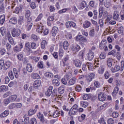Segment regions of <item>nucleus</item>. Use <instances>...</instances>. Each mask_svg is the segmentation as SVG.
Segmentation results:
<instances>
[{"label":"nucleus","instance_id":"f257e3e1","mask_svg":"<svg viewBox=\"0 0 124 124\" xmlns=\"http://www.w3.org/2000/svg\"><path fill=\"white\" fill-rule=\"evenodd\" d=\"M124 69V61L121 62V68L120 66L119 65H116L114 69L113 68H111V71L112 73H116L117 71H119V70H121V71H123Z\"/></svg>","mask_w":124,"mask_h":124},{"label":"nucleus","instance_id":"f03ea898","mask_svg":"<svg viewBox=\"0 0 124 124\" xmlns=\"http://www.w3.org/2000/svg\"><path fill=\"white\" fill-rule=\"evenodd\" d=\"M21 30L19 28H14L12 30V35L13 37H18L21 34Z\"/></svg>","mask_w":124,"mask_h":124},{"label":"nucleus","instance_id":"7ed1b4c3","mask_svg":"<svg viewBox=\"0 0 124 124\" xmlns=\"http://www.w3.org/2000/svg\"><path fill=\"white\" fill-rule=\"evenodd\" d=\"M44 30V26L42 23L40 22L37 25L36 32L39 34H42Z\"/></svg>","mask_w":124,"mask_h":124},{"label":"nucleus","instance_id":"20e7f679","mask_svg":"<svg viewBox=\"0 0 124 124\" xmlns=\"http://www.w3.org/2000/svg\"><path fill=\"white\" fill-rule=\"evenodd\" d=\"M75 40L79 42H87L86 38L82 35H78L75 37Z\"/></svg>","mask_w":124,"mask_h":124},{"label":"nucleus","instance_id":"39448f33","mask_svg":"<svg viewBox=\"0 0 124 124\" xmlns=\"http://www.w3.org/2000/svg\"><path fill=\"white\" fill-rule=\"evenodd\" d=\"M78 111V105H74V106L70 109L69 113L71 114V115H76Z\"/></svg>","mask_w":124,"mask_h":124},{"label":"nucleus","instance_id":"423d86ee","mask_svg":"<svg viewBox=\"0 0 124 124\" xmlns=\"http://www.w3.org/2000/svg\"><path fill=\"white\" fill-rule=\"evenodd\" d=\"M24 50L26 52H30L31 51V45L29 42L26 43L24 46Z\"/></svg>","mask_w":124,"mask_h":124},{"label":"nucleus","instance_id":"0eeeda50","mask_svg":"<svg viewBox=\"0 0 124 124\" xmlns=\"http://www.w3.org/2000/svg\"><path fill=\"white\" fill-rule=\"evenodd\" d=\"M53 87V86H49L48 89L46 90V91L45 93V94L46 95V96L50 97V95L52 93Z\"/></svg>","mask_w":124,"mask_h":124},{"label":"nucleus","instance_id":"6e6552de","mask_svg":"<svg viewBox=\"0 0 124 124\" xmlns=\"http://www.w3.org/2000/svg\"><path fill=\"white\" fill-rule=\"evenodd\" d=\"M70 79V77L69 75L65 76L62 79L61 82L63 85H66L67 83V81Z\"/></svg>","mask_w":124,"mask_h":124},{"label":"nucleus","instance_id":"1a4fd4ad","mask_svg":"<svg viewBox=\"0 0 124 124\" xmlns=\"http://www.w3.org/2000/svg\"><path fill=\"white\" fill-rule=\"evenodd\" d=\"M61 115V110L60 109L57 108L55 111H54L52 114V116L53 118H57L60 116Z\"/></svg>","mask_w":124,"mask_h":124},{"label":"nucleus","instance_id":"9d476101","mask_svg":"<svg viewBox=\"0 0 124 124\" xmlns=\"http://www.w3.org/2000/svg\"><path fill=\"white\" fill-rule=\"evenodd\" d=\"M23 47V43L21 42L18 43V46H16L15 48V51L16 52H19L22 50V48Z\"/></svg>","mask_w":124,"mask_h":124},{"label":"nucleus","instance_id":"9b49d317","mask_svg":"<svg viewBox=\"0 0 124 124\" xmlns=\"http://www.w3.org/2000/svg\"><path fill=\"white\" fill-rule=\"evenodd\" d=\"M94 57V53L92 51V50H90L89 52L88 53V59L89 61H92Z\"/></svg>","mask_w":124,"mask_h":124},{"label":"nucleus","instance_id":"f8f14e48","mask_svg":"<svg viewBox=\"0 0 124 124\" xmlns=\"http://www.w3.org/2000/svg\"><path fill=\"white\" fill-rule=\"evenodd\" d=\"M98 98L100 101H104L106 99V95L102 93H100L98 94Z\"/></svg>","mask_w":124,"mask_h":124},{"label":"nucleus","instance_id":"ddd939ff","mask_svg":"<svg viewBox=\"0 0 124 124\" xmlns=\"http://www.w3.org/2000/svg\"><path fill=\"white\" fill-rule=\"evenodd\" d=\"M58 28L56 27V26H54L51 31V34H52V36L55 37V35L58 33Z\"/></svg>","mask_w":124,"mask_h":124},{"label":"nucleus","instance_id":"4468645a","mask_svg":"<svg viewBox=\"0 0 124 124\" xmlns=\"http://www.w3.org/2000/svg\"><path fill=\"white\" fill-rule=\"evenodd\" d=\"M30 16H31V11H27L25 13V17L28 19L27 20L28 24H29L31 21V18H29Z\"/></svg>","mask_w":124,"mask_h":124},{"label":"nucleus","instance_id":"2eb2a0df","mask_svg":"<svg viewBox=\"0 0 124 124\" xmlns=\"http://www.w3.org/2000/svg\"><path fill=\"white\" fill-rule=\"evenodd\" d=\"M119 16H120V13L118 11H114L113 16V18L114 19L118 20L120 19Z\"/></svg>","mask_w":124,"mask_h":124},{"label":"nucleus","instance_id":"dca6fc26","mask_svg":"<svg viewBox=\"0 0 124 124\" xmlns=\"http://www.w3.org/2000/svg\"><path fill=\"white\" fill-rule=\"evenodd\" d=\"M37 118L40 119V122L42 123H44L45 122V119H44V116L43 114H42L41 112H39L37 114Z\"/></svg>","mask_w":124,"mask_h":124},{"label":"nucleus","instance_id":"f3484780","mask_svg":"<svg viewBox=\"0 0 124 124\" xmlns=\"http://www.w3.org/2000/svg\"><path fill=\"white\" fill-rule=\"evenodd\" d=\"M107 41L106 40H103L99 45V48L100 49H104V47L107 45Z\"/></svg>","mask_w":124,"mask_h":124},{"label":"nucleus","instance_id":"a211bd4d","mask_svg":"<svg viewBox=\"0 0 124 124\" xmlns=\"http://www.w3.org/2000/svg\"><path fill=\"white\" fill-rule=\"evenodd\" d=\"M51 83H52V85L56 86H59L60 83L58 79L56 78H53L51 80Z\"/></svg>","mask_w":124,"mask_h":124},{"label":"nucleus","instance_id":"6ab92c4d","mask_svg":"<svg viewBox=\"0 0 124 124\" xmlns=\"http://www.w3.org/2000/svg\"><path fill=\"white\" fill-rule=\"evenodd\" d=\"M41 85V80L40 79H37L34 81V87L37 88Z\"/></svg>","mask_w":124,"mask_h":124},{"label":"nucleus","instance_id":"aec40b11","mask_svg":"<svg viewBox=\"0 0 124 124\" xmlns=\"http://www.w3.org/2000/svg\"><path fill=\"white\" fill-rule=\"evenodd\" d=\"M17 95L16 94H14L9 96V99L10 101V102H14L17 99Z\"/></svg>","mask_w":124,"mask_h":124},{"label":"nucleus","instance_id":"412c9836","mask_svg":"<svg viewBox=\"0 0 124 124\" xmlns=\"http://www.w3.org/2000/svg\"><path fill=\"white\" fill-rule=\"evenodd\" d=\"M74 63L77 67H80L81 66L82 62L78 59L75 60L74 61Z\"/></svg>","mask_w":124,"mask_h":124},{"label":"nucleus","instance_id":"4be33fe9","mask_svg":"<svg viewBox=\"0 0 124 124\" xmlns=\"http://www.w3.org/2000/svg\"><path fill=\"white\" fill-rule=\"evenodd\" d=\"M91 25V23L89 22L88 20H85V21L83 24V27L84 29H87L89 28Z\"/></svg>","mask_w":124,"mask_h":124},{"label":"nucleus","instance_id":"5701e85b","mask_svg":"<svg viewBox=\"0 0 124 124\" xmlns=\"http://www.w3.org/2000/svg\"><path fill=\"white\" fill-rule=\"evenodd\" d=\"M77 81V78H73L70 79L68 82V85L69 86H71L74 85L76 83Z\"/></svg>","mask_w":124,"mask_h":124},{"label":"nucleus","instance_id":"b1692460","mask_svg":"<svg viewBox=\"0 0 124 124\" xmlns=\"http://www.w3.org/2000/svg\"><path fill=\"white\" fill-rule=\"evenodd\" d=\"M94 76H95V75L93 73L89 74V75L87 77V80H88L89 82L92 81V80L93 79Z\"/></svg>","mask_w":124,"mask_h":124},{"label":"nucleus","instance_id":"393cba45","mask_svg":"<svg viewBox=\"0 0 124 124\" xmlns=\"http://www.w3.org/2000/svg\"><path fill=\"white\" fill-rule=\"evenodd\" d=\"M26 69L29 73H31L33 71V67L30 63H28L26 66Z\"/></svg>","mask_w":124,"mask_h":124},{"label":"nucleus","instance_id":"a878e982","mask_svg":"<svg viewBox=\"0 0 124 124\" xmlns=\"http://www.w3.org/2000/svg\"><path fill=\"white\" fill-rule=\"evenodd\" d=\"M12 64V63H11V62H5V63L4 64V66H3L4 69L7 70L8 68H9L11 66Z\"/></svg>","mask_w":124,"mask_h":124},{"label":"nucleus","instance_id":"bb28decb","mask_svg":"<svg viewBox=\"0 0 124 124\" xmlns=\"http://www.w3.org/2000/svg\"><path fill=\"white\" fill-rule=\"evenodd\" d=\"M86 65L89 70H92L93 68L95 69L98 67V66H97V65L93 66V64H91L88 62L86 63Z\"/></svg>","mask_w":124,"mask_h":124},{"label":"nucleus","instance_id":"cd10ccee","mask_svg":"<svg viewBox=\"0 0 124 124\" xmlns=\"http://www.w3.org/2000/svg\"><path fill=\"white\" fill-rule=\"evenodd\" d=\"M13 72H14V74L15 78L17 79V78H18V77H19V74L20 71L17 70V69H16V68H14Z\"/></svg>","mask_w":124,"mask_h":124},{"label":"nucleus","instance_id":"c85d7f7f","mask_svg":"<svg viewBox=\"0 0 124 124\" xmlns=\"http://www.w3.org/2000/svg\"><path fill=\"white\" fill-rule=\"evenodd\" d=\"M22 7H21V6H18L15 9L14 13L16 14H18L19 12L22 11Z\"/></svg>","mask_w":124,"mask_h":124},{"label":"nucleus","instance_id":"c756f323","mask_svg":"<svg viewBox=\"0 0 124 124\" xmlns=\"http://www.w3.org/2000/svg\"><path fill=\"white\" fill-rule=\"evenodd\" d=\"M81 49L80 46H79V45H76L75 46H73L72 47V50L74 51L75 52H77L78 51H79Z\"/></svg>","mask_w":124,"mask_h":124},{"label":"nucleus","instance_id":"7c9ffc66","mask_svg":"<svg viewBox=\"0 0 124 124\" xmlns=\"http://www.w3.org/2000/svg\"><path fill=\"white\" fill-rule=\"evenodd\" d=\"M113 62V59L111 58H108L107 61V65L108 67H111L112 65V62Z\"/></svg>","mask_w":124,"mask_h":124},{"label":"nucleus","instance_id":"2f4dec72","mask_svg":"<svg viewBox=\"0 0 124 124\" xmlns=\"http://www.w3.org/2000/svg\"><path fill=\"white\" fill-rule=\"evenodd\" d=\"M17 19L16 17H12L9 20V22L13 25H16L17 24Z\"/></svg>","mask_w":124,"mask_h":124},{"label":"nucleus","instance_id":"473e14b6","mask_svg":"<svg viewBox=\"0 0 124 124\" xmlns=\"http://www.w3.org/2000/svg\"><path fill=\"white\" fill-rule=\"evenodd\" d=\"M8 90V86L1 85L0 86V93L5 92Z\"/></svg>","mask_w":124,"mask_h":124},{"label":"nucleus","instance_id":"72a5a7b5","mask_svg":"<svg viewBox=\"0 0 124 124\" xmlns=\"http://www.w3.org/2000/svg\"><path fill=\"white\" fill-rule=\"evenodd\" d=\"M45 76L47 78H53L54 77V74L50 72H47L45 73Z\"/></svg>","mask_w":124,"mask_h":124},{"label":"nucleus","instance_id":"f704fd0d","mask_svg":"<svg viewBox=\"0 0 124 124\" xmlns=\"http://www.w3.org/2000/svg\"><path fill=\"white\" fill-rule=\"evenodd\" d=\"M0 33L2 35V36H4V35L6 34L7 32L6 31L5 27H1L0 29Z\"/></svg>","mask_w":124,"mask_h":124},{"label":"nucleus","instance_id":"c9c22d12","mask_svg":"<svg viewBox=\"0 0 124 124\" xmlns=\"http://www.w3.org/2000/svg\"><path fill=\"white\" fill-rule=\"evenodd\" d=\"M5 21V15L3 14L0 17V23L1 25H3Z\"/></svg>","mask_w":124,"mask_h":124},{"label":"nucleus","instance_id":"e433bc0d","mask_svg":"<svg viewBox=\"0 0 124 124\" xmlns=\"http://www.w3.org/2000/svg\"><path fill=\"white\" fill-rule=\"evenodd\" d=\"M9 113H10L9 110H5L0 114V117L4 118L5 117H7L9 115Z\"/></svg>","mask_w":124,"mask_h":124},{"label":"nucleus","instance_id":"4c0bfd02","mask_svg":"<svg viewBox=\"0 0 124 124\" xmlns=\"http://www.w3.org/2000/svg\"><path fill=\"white\" fill-rule=\"evenodd\" d=\"M80 105L84 108H86L88 106V103L87 101H82L80 102Z\"/></svg>","mask_w":124,"mask_h":124},{"label":"nucleus","instance_id":"58836bf2","mask_svg":"<svg viewBox=\"0 0 124 124\" xmlns=\"http://www.w3.org/2000/svg\"><path fill=\"white\" fill-rule=\"evenodd\" d=\"M47 45V43L46 41L43 40L41 43V48L42 49H44L46 46Z\"/></svg>","mask_w":124,"mask_h":124},{"label":"nucleus","instance_id":"ea45409f","mask_svg":"<svg viewBox=\"0 0 124 124\" xmlns=\"http://www.w3.org/2000/svg\"><path fill=\"white\" fill-rule=\"evenodd\" d=\"M31 77L34 79H39L40 77L38 74L36 73H32Z\"/></svg>","mask_w":124,"mask_h":124},{"label":"nucleus","instance_id":"a19ab883","mask_svg":"<svg viewBox=\"0 0 124 124\" xmlns=\"http://www.w3.org/2000/svg\"><path fill=\"white\" fill-rule=\"evenodd\" d=\"M63 47L64 50H66L69 47V43L67 41H65L63 43Z\"/></svg>","mask_w":124,"mask_h":124},{"label":"nucleus","instance_id":"79ce46f5","mask_svg":"<svg viewBox=\"0 0 124 124\" xmlns=\"http://www.w3.org/2000/svg\"><path fill=\"white\" fill-rule=\"evenodd\" d=\"M36 111H37V109H33V108L30 109V110L28 112L29 115L31 116L34 115V114L35 113Z\"/></svg>","mask_w":124,"mask_h":124},{"label":"nucleus","instance_id":"37998d69","mask_svg":"<svg viewBox=\"0 0 124 124\" xmlns=\"http://www.w3.org/2000/svg\"><path fill=\"white\" fill-rule=\"evenodd\" d=\"M24 17L23 16H20L18 17V24L22 25L24 23Z\"/></svg>","mask_w":124,"mask_h":124},{"label":"nucleus","instance_id":"c03bdc74","mask_svg":"<svg viewBox=\"0 0 124 124\" xmlns=\"http://www.w3.org/2000/svg\"><path fill=\"white\" fill-rule=\"evenodd\" d=\"M87 6V2L85 1H83L81 2L80 6L79 7V9H83Z\"/></svg>","mask_w":124,"mask_h":124},{"label":"nucleus","instance_id":"a18cd8bd","mask_svg":"<svg viewBox=\"0 0 124 124\" xmlns=\"http://www.w3.org/2000/svg\"><path fill=\"white\" fill-rule=\"evenodd\" d=\"M43 17V14L41 13L39 15V16L37 17L36 19H35V22H38L42 20V18Z\"/></svg>","mask_w":124,"mask_h":124},{"label":"nucleus","instance_id":"49530a36","mask_svg":"<svg viewBox=\"0 0 124 124\" xmlns=\"http://www.w3.org/2000/svg\"><path fill=\"white\" fill-rule=\"evenodd\" d=\"M64 55V50L62 48L59 49V56L60 58H62Z\"/></svg>","mask_w":124,"mask_h":124},{"label":"nucleus","instance_id":"de8ad7c7","mask_svg":"<svg viewBox=\"0 0 124 124\" xmlns=\"http://www.w3.org/2000/svg\"><path fill=\"white\" fill-rule=\"evenodd\" d=\"M10 103H11V102L9 97L7 98V99L3 100V105L4 106H7L9 105Z\"/></svg>","mask_w":124,"mask_h":124},{"label":"nucleus","instance_id":"09e8293b","mask_svg":"<svg viewBox=\"0 0 124 124\" xmlns=\"http://www.w3.org/2000/svg\"><path fill=\"white\" fill-rule=\"evenodd\" d=\"M98 72L99 74H103L104 73V67L103 66H101L99 68Z\"/></svg>","mask_w":124,"mask_h":124},{"label":"nucleus","instance_id":"8fccbe9b","mask_svg":"<svg viewBox=\"0 0 124 124\" xmlns=\"http://www.w3.org/2000/svg\"><path fill=\"white\" fill-rule=\"evenodd\" d=\"M108 105H109L108 103H106L104 104L103 105H102L100 107L101 110H103V109H105L106 108H107V107H108Z\"/></svg>","mask_w":124,"mask_h":124},{"label":"nucleus","instance_id":"3c124183","mask_svg":"<svg viewBox=\"0 0 124 124\" xmlns=\"http://www.w3.org/2000/svg\"><path fill=\"white\" fill-rule=\"evenodd\" d=\"M31 47L32 49H36L37 47V44L34 42H32L31 44Z\"/></svg>","mask_w":124,"mask_h":124},{"label":"nucleus","instance_id":"603ef678","mask_svg":"<svg viewBox=\"0 0 124 124\" xmlns=\"http://www.w3.org/2000/svg\"><path fill=\"white\" fill-rule=\"evenodd\" d=\"M25 124H28L29 123V118L28 117V115H25L24 116Z\"/></svg>","mask_w":124,"mask_h":124},{"label":"nucleus","instance_id":"864d4df0","mask_svg":"<svg viewBox=\"0 0 124 124\" xmlns=\"http://www.w3.org/2000/svg\"><path fill=\"white\" fill-rule=\"evenodd\" d=\"M68 10V9H67V8L62 9V10H59L58 11V14L59 15H61L63 13H65V12H66V11H67Z\"/></svg>","mask_w":124,"mask_h":124},{"label":"nucleus","instance_id":"5fc2aeb1","mask_svg":"<svg viewBox=\"0 0 124 124\" xmlns=\"http://www.w3.org/2000/svg\"><path fill=\"white\" fill-rule=\"evenodd\" d=\"M8 76L11 80H13L14 79V74L12 71L8 72Z\"/></svg>","mask_w":124,"mask_h":124},{"label":"nucleus","instance_id":"6e6d98bb","mask_svg":"<svg viewBox=\"0 0 124 124\" xmlns=\"http://www.w3.org/2000/svg\"><path fill=\"white\" fill-rule=\"evenodd\" d=\"M16 104V109H20L22 108V105L21 103H15Z\"/></svg>","mask_w":124,"mask_h":124},{"label":"nucleus","instance_id":"4d7b16f0","mask_svg":"<svg viewBox=\"0 0 124 124\" xmlns=\"http://www.w3.org/2000/svg\"><path fill=\"white\" fill-rule=\"evenodd\" d=\"M91 95L90 94H85L83 95V99L85 100H87L91 98Z\"/></svg>","mask_w":124,"mask_h":124},{"label":"nucleus","instance_id":"13d9d810","mask_svg":"<svg viewBox=\"0 0 124 124\" xmlns=\"http://www.w3.org/2000/svg\"><path fill=\"white\" fill-rule=\"evenodd\" d=\"M75 90H76V91H77L78 92H79L81 91L82 87L81 86H80L79 85H76V86L75 87Z\"/></svg>","mask_w":124,"mask_h":124},{"label":"nucleus","instance_id":"bf43d9fd","mask_svg":"<svg viewBox=\"0 0 124 124\" xmlns=\"http://www.w3.org/2000/svg\"><path fill=\"white\" fill-rule=\"evenodd\" d=\"M3 66H4V61L3 60H0V70L2 69Z\"/></svg>","mask_w":124,"mask_h":124},{"label":"nucleus","instance_id":"052dcab7","mask_svg":"<svg viewBox=\"0 0 124 124\" xmlns=\"http://www.w3.org/2000/svg\"><path fill=\"white\" fill-rule=\"evenodd\" d=\"M99 24L100 25V27H101L102 28H104V20L102 19H100L99 20Z\"/></svg>","mask_w":124,"mask_h":124},{"label":"nucleus","instance_id":"680f3d73","mask_svg":"<svg viewBox=\"0 0 124 124\" xmlns=\"http://www.w3.org/2000/svg\"><path fill=\"white\" fill-rule=\"evenodd\" d=\"M9 108L10 109H13L16 108V103H11L9 106Z\"/></svg>","mask_w":124,"mask_h":124},{"label":"nucleus","instance_id":"e2e57ef3","mask_svg":"<svg viewBox=\"0 0 124 124\" xmlns=\"http://www.w3.org/2000/svg\"><path fill=\"white\" fill-rule=\"evenodd\" d=\"M23 55L22 54L20 53L19 54L17 55V58L18 59V60L19 61H22L23 58Z\"/></svg>","mask_w":124,"mask_h":124},{"label":"nucleus","instance_id":"0e129e2a","mask_svg":"<svg viewBox=\"0 0 124 124\" xmlns=\"http://www.w3.org/2000/svg\"><path fill=\"white\" fill-rule=\"evenodd\" d=\"M43 33L44 34V35H46L48 34H49V31L48 29L47 28H44V30H43Z\"/></svg>","mask_w":124,"mask_h":124},{"label":"nucleus","instance_id":"69168bd1","mask_svg":"<svg viewBox=\"0 0 124 124\" xmlns=\"http://www.w3.org/2000/svg\"><path fill=\"white\" fill-rule=\"evenodd\" d=\"M115 123V121L111 118H110L108 119V124H114Z\"/></svg>","mask_w":124,"mask_h":124},{"label":"nucleus","instance_id":"338daca9","mask_svg":"<svg viewBox=\"0 0 124 124\" xmlns=\"http://www.w3.org/2000/svg\"><path fill=\"white\" fill-rule=\"evenodd\" d=\"M94 29H92L91 30H90V32H89V35L90 36V37H93L94 35Z\"/></svg>","mask_w":124,"mask_h":124},{"label":"nucleus","instance_id":"774afa93","mask_svg":"<svg viewBox=\"0 0 124 124\" xmlns=\"http://www.w3.org/2000/svg\"><path fill=\"white\" fill-rule=\"evenodd\" d=\"M30 124H37L36 119L34 118H32L30 121Z\"/></svg>","mask_w":124,"mask_h":124}]
</instances>
